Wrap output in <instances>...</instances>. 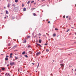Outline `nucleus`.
<instances>
[{
  "label": "nucleus",
  "instance_id": "nucleus-1",
  "mask_svg": "<svg viewBox=\"0 0 76 76\" xmlns=\"http://www.w3.org/2000/svg\"><path fill=\"white\" fill-rule=\"evenodd\" d=\"M10 64L11 66H13L15 64V62H10Z\"/></svg>",
  "mask_w": 76,
  "mask_h": 76
},
{
  "label": "nucleus",
  "instance_id": "nucleus-2",
  "mask_svg": "<svg viewBox=\"0 0 76 76\" xmlns=\"http://www.w3.org/2000/svg\"><path fill=\"white\" fill-rule=\"evenodd\" d=\"M17 47V45H16L12 47V49H15V48H16Z\"/></svg>",
  "mask_w": 76,
  "mask_h": 76
},
{
  "label": "nucleus",
  "instance_id": "nucleus-3",
  "mask_svg": "<svg viewBox=\"0 0 76 76\" xmlns=\"http://www.w3.org/2000/svg\"><path fill=\"white\" fill-rule=\"evenodd\" d=\"M40 54H41L40 52H37V53H36V55H37V56H39Z\"/></svg>",
  "mask_w": 76,
  "mask_h": 76
},
{
  "label": "nucleus",
  "instance_id": "nucleus-4",
  "mask_svg": "<svg viewBox=\"0 0 76 76\" xmlns=\"http://www.w3.org/2000/svg\"><path fill=\"white\" fill-rule=\"evenodd\" d=\"M36 44H37V45H38V46H39V47H42V46L40 44H38V43H36Z\"/></svg>",
  "mask_w": 76,
  "mask_h": 76
},
{
  "label": "nucleus",
  "instance_id": "nucleus-5",
  "mask_svg": "<svg viewBox=\"0 0 76 76\" xmlns=\"http://www.w3.org/2000/svg\"><path fill=\"white\" fill-rule=\"evenodd\" d=\"M10 4H8L7 6V7H8V8H9V7H10Z\"/></svg>",
  "mask_w": 76,
  "mask_h": 76
},
{
  "label": "nucleus",
  "instance_id": "nucleus-6",
  "mask_svg": "<svg viewBox=\"0 0 76 76\" xmlns=\"http://www.w3.org/2000/svg\"><path fill=\"white\" fill-rule=\"evenodd\" d=\"M60 65L61 66V67H64V64H61Z\"/></svg>",
  "mask_w": 76,
  "mask_h": 76
},
{
  "label": "nucleus",
  "instance_id": "nucleus-7",
  "mask_svg": "<svg viewBox=\"0 0 76 76\" xmlns=\"http://www.w3.org/2000/svg\"><path fill=\"white\" fill-rule=\"evenodd\" d=\"M26 8H24L23 9V11H26Z\"/></svg>",
  "mask_w": 76,
  "mask_h": 76
},
{
  "label": "nucleus",
  "instance_id": "nucleus-8",
  "mask_svg": "<svg viewBox=\"0 0 76 76\" xmlns=\"http://www.w3.org/2000/svg\"><path fill=\"white\" fill-rule=\"evenodd\" d=\"M6 14H9V12L7 11V10L6 11Z\"/></svg>",
  "mask_w": 76,
  "mask_h": 76
},
{
  "label": "nucleus",
  "instance_id": "nucleus-9",
  "mask_svg": "<svg viewBox=\"0 0 76 76\" xmlns=\"http://www.w3.org/2000/svg\"><path fill=\"white\" fill-rule=\"evenodd\" d=\"M42 41L41 40V39H39V43H41V42H42Z\"/></svg>",
  "mask_w": 76,
  "mask_h": 76
},
{
  "label": "nucleus",
  "instance_id": "nucleus-10",
  "mask_svg": "<svg viewBox=\"0 0 76 76\" xmlns=\"http://www.w3.org/2000/svg\"><path fill=\"white\" fill-rule=\"evenodd\" d=\"M5 60H8L9 59L7 58H6L5 59Z\"/></svg>",
  "mask_w": 76,
  "mask_h": 76
},
{
  "label": "nucleus",
  "instance_id": "nucleus-11",
  "mask_svg": "<svg viewBox=\"0 0 76 76\" xmlns=\"http://www.w3.org/2000/svg\"><path fill=\"white\" fill-rule=\"evenodd\" d=\"M22 54H23V55L25 54V51L23 52Z\"/></svg>",
  "mask_w": 76,
  "mask_h": 76
},
{
  "label": "nucleus",
  "instance_id": "nucleus-12",
  "mask_svg": "<svg viewBox=\"0 0 76 76\" xmlns=\"http://www.w3.org/2000/svg\"><path fill=\"white\" fill-rule=\"evenodd\" d=\"M39 63L37 65V69H38V67H39Z\"/></svg>",
  "mask_w": 76,
  "mask_h": 76
},
{
  "label": "nucleus",
  "instance_id": "nucleus-13",
  "mask_svg": "<svg viewBox=\"0 0 76 76\" xmlns=\"http://www.w3.org/2000/svg\"><path fill=\"white\" fill-rule=\"evenodd\" d=\"M30 2H31V1H28V2H27V4H29V3H30Z\"/></svg>",
  "mask_w": 76,
  "mask_h": 76
},
{
  "label": "nucleus",
  "instance_id": "nucleus-14",
  "mask_svg": "<svg viewBox=\"0 0 76 76\" xmlns=\"http://www.w3.org/2000/svg\"><path fill=\"white\" fill-rule=\"evenodd\" d=\"M24 56L26 57V58H28V56H27V55H24Z\"/></svg>",
  "mask_w": 76,
  "mask_h": 76
},
{
  "label": "nucleus",
  "instance_id": "nucleus-15",
  "mask_svg": "<svg viewBox=\"0 0 76 76\" xmlns=\"http://www.w3.org/2000/svg\"><path fill=\"white\" fill-rule=\"evenodd\" d=\"M18 0H15V3H18Z\"/></svg>",
  "mask_w": 76,
  "mask_h": 76
},
{
  "label": "nucleus",
  "instance_id": "nucleus-16",
  "mask_svg": "<svg viewBox=\"0 0 76 76\" xmlns=\"http://www.w3.org/2000/svg\"><path fill=\"white\" fill-rule=\"evenodd\" d=\"M56 34H53V37H56Z\"/></svg>",
  "mask_w": 76,
  "mask_h": 76
},
{
  "label": "nucleus",
  "instance_id": "nucleus-17",
  "mask_svg": "<svg viewBox=\"0 0 76 76\" xmlns=\"http://www.w3.org/2000/svg\"><path fill=\"white\" fill-rule=\"evenodd\" d=\"M69 31H70V29H68L67 30V31H66V32H69Z\"/></svg>",
  "mask_w": 76,
  "mask_h": 76
},
{
  "label": "nucleus",
  "instance_id": "nucleus-18",
  "mask_svg": "<svg viewBox=\"0 0 76 76\" xmlns=\"http://www.w3.org/2000/svg\"><path fill=\"white\" fill-rule=\"evenodd\" d=\"M12 6H14V7H15V6H16V5H15L13 4H12Z\"/></svg>",
  "mask_w": 76,
  "mask_h": 76
},
{
  "label": "nucleus",
  "instance_id": "nucleus-19",
  "mask_svg": "<svg viewBox=\"0 0 76 76\" xmlns=\"http://www.w3.org/2000/svg\"><path fill=\"white\" fill-rule=\"evenodd\" d=\"M15 59H16V60H17V59H18V57H16V56H15Z\"/></svg>",
  "mask_w": 76,
  "mask_h": 76
},
{
  "label": "nucleus",
  "instance_id": "nucleus-20",
  "mask_svg": "<svg viewBox=\"0 0 76 76\" xmlns=\"http://www.w3.org/2000/svg\"><path fill=\"white\" fill-rule=\"evenodd\" d=\"M2 70H4L5 69V68H1Z\"/></svg>",
  "mask_w": 76,
  "mask_h": 76
},
{
  "label": "nucleus",
  "instance_id": "nucleus-21",
  "mask_svg": "<svg viewBox=\"0 0 76 76\" xmlns=\"http://www.w3.org/2000/svg\"><path fill=\"white\" fill-rule=\"evenodd\" d=\"M30 47H31V46H30L29 45L28 46V48H30Z\"/></svg>",
  "mask_w": 76,
  "mask_h": 76
},
{
  "label": "nucleus",
  "instance_id": "nucleus-22",
  "mask_svg": "<svg viewBox=\"0 0 76 76\" xmlns=\"http://www.w3.org/2000/svg\"><path fill=\"white\" fill-rule=\"evenodd\" d=\"M15 17H12V20H13V19H15Z\"/></svg>",
  "mask_w": 76,
  "mask_h": 76
},
{
  "label": "nucleus",
  "instance_id": "nucleus-23",
  "mask_svg": "<svg viewBox=\"0 0 76 76\" xmlns=\"http://www.w3.org/2000/svg\"><path fill=\"white\" fill-rule=\"evenodd\" d=\"M49 51V50L48 49H46V51H47V52H48Z\"/></svg>",
  "mask_w": 76,
  "mask_h": 76
},
{
  "label": "nucleus",
  "instance_id": "nucleus-24",
  "mask_svg": "<svg viewBox=\"0 0 76 76\" xmlns=\"http://www.w3.org/2000/svg\"><path fill=\"white\" fill-rule=\"evenodd\" d=\"M55 30L56 31H57V30H58V28H56L55 29Z\"/></svg>",
  "mask_w": 76,
  "mask_h": 76
},
{
  "label": "nucleus",
  "instance_id": "nucleus-25",
  "mask_svg": "<svg viewBox=\"0 0 76 76\" xmlns=\"http://www.w3.org/2000/svg\"><path fill=\"white\" fill-rule=\"evenodd\" d=\"M34 1H32L31 2V3H34Z\"/></svg>",
  "mask_w": 76,
  "mask_h": 76
},
{
  "label": "nucleus",
  "instance_id": "nucleus-26",
  "mask_svg": "<svg viewBox=\"0 0 76 76\" xmlns=\"http://www.w3.org/2000/svg\"><path fill=\"white\" fill-rule=\"evenodd\" d=\"M32 35L33 37H34V33H33L32 34Z\"/></svg>",
  "mask_w": 76,
  "mask_h": 76
},
{
  "label": "nucleus",
  "instance_id": "nucleus-27",
  "mask_svg": "<svg viewBox=\"0 0 76 76\" xmlns=\"http://www.w3.org/2000/svg\"><path fill=\"white\" fill-rule=\"evenodd\" d=\"M22 7H23V6H24V4H22Z\"/></svg>",
  "mask_w": 76,
  "mask_h": 76
},
{
  "label": "nucleus",
  "instance_id": "nucleus-28",
  "mask_svg": "<svg viewBox=\"0 0 76 76\" xmlns=\"http://www.w3.org/2000/svg\"><path fill=\"white\" fill-rule=\"evenodd\" d=\"M35 9V8H32L31 10H34V9Z\"/></svg>",
  "mask_w": 76,
  "mask_h": 76
},
{
  "label": "nucleus",
  "instance_id": "nucleus-29",
  "mask_svg": "<svg viewBox=\"0 0 76 76\" xmlns=\"http://www.w3.org/2000/svg\"><path fill=\"white\" fill-rule=\"evenodd\" d=\"M12 55H13V53H11L10 54V56H12Z\"/></svg>",
  "mask_w": 76,
  "mask_h": 76
},
{
  "label": "nucleus",
  "instance_id": "nucleus-30",
  "mask_svg": "<svg viewBox=\"0 0 76 76\" xmlns=\"http://www.w3.org/2000/svg\"><path fill=\"white\" fill-rule=\"evenodd\" d=\"M7 57H9V56H6V58H7Z\"/></svg>",
  "mask_w": 76,
  "mask_h": 76
},
{
  "label": "nucleus",
  "instance_id": "nucleus-31",
  "mask_svg": "<svg viewBox=\"0 0 76 76\" xmlns=\"http://www.w3.org/2000/svg\"><path fill=\"white\" fill-rule=\"evenodd\" d=\"M5 76H8V75H7V73L6 74Z\"/></svg>",
  "mask_w": 76,
  "mask_h": 76
},
{
  "label": "nucleus",
  "instance_id": "nucleus-32",
  "mask_svg": "<svg viewBox=\"0 0 76 76\" xmlns=\"http://www.w3.org/2000/svg\"><path fill=\"white\" fill-rule=\"evenodd\" d=\"M33 15L34 16H36V14H35V13H34Z\"/></svg>",
  "mask_w": 76,
  "mask_h": 76
},
{
  "label": "nucleus",
  "instance_id": "nucleus-33",
  "mask_svg": "<svg viewBox=\"0 0 76 76\" xmlns=\"http://www.w3.org/2000/svg\"><path fill=\"white\" fill-rule=\"evenodd\" d=\"M41 34L40 33L39 34V35L40 36H41Z\"/></svg>",
  "mask_w": 76,
  "mask_h": 76
},
{
  "label": "nucleus",
  "instance_id": "nucleus-34",
  "mask_svg": "<svg viewBox=\"0 0 76 76\" xmlns=\"http://www.w3.org/2000/svg\"><path fill=\"white\" fill-rule=\"evenodd\" d=\"M30 37H31V36H28L27 37V38H30Z\"/></svg>",
  "mask_w": 76,
  "mask_h": 76
},
{
  "label": "nucleus",
  "instance_id": "nucleus-35",
  "mask_svg": "<svg viewBox=\"0 0 76 76\" xmlns=\"http://www.w3.org/2000/svg\"><path fill=\"white\" fill-rule=\"evenodd\" d=\"M63 61H61V63H63Z\"/></svg>",
  "mask_w": 76,
  "mask_h": 76
},
{
  "label": "nucleus",
  "instance_id": "nucleus-36",
  "mask_svg": "<svg viewBox=\"0 0 76 76\" xmlns=\"http://www.w3.org/2000/svg\"><path fill=\"white\" fill-rule=\"evenodd\" d=\"M26 40H25V41H24L23 43H26Z\"/></svg>",
  "mask_w": 76,
  "mask_h": 76
},
{
  "label": "nucleus",
  "instance_id": "nucleus-37",
  "mask_svg": "<svg viewBox=\"0 0 76 76\" xmlns=\"http://www.w3.org/2000/svg\"><path fill=\"white\" fill-rule=\"evenodd\" d=\"M43 6H45V5H43L42 6V7Z\"/></svg>",
  "mask_w": 76,
  "mask_h": 76
},
{
  "label": "nucleus",
  "instance_id": "nucleus-38",
  "mask_svg": "<svg viewBox=\"0 0 76 76\" xmlns=\"http://www.w3.org/2000/svg\"><path fill=\"white\" fill-rule=\"evenodd\" d=\"M12 56L10 55V58H12Z\"/></svg>",
  "mask_w": 76,
  "mask_h": 76
},
{
  "label": "nucleus",
  "instance_id": "nucleus-39",
  "mask_svg": "<svg viewBox=\"0 0 76 76\" xmlns=\"http://www.w3.org/2000/svg\"><path fill=\"white\" fill-rule=\"evenodd\" d=\"M48 44H45V45H47Z\"/></svg>",
  "mask_w": 76,
  "mask_h": 76
},
{
  "label": "nucleus",
  "instance_id": "nucleus-40",
  "mask_svg": "<svg viewBox=\"0 0 76 76\" xmlns=\"http://www.w3.org/2000/svg\"><path fill=\"white\" fill-rule=\"evenodd\" d=\"M69 18V17L68 16H66V18Z\"/></svg>",
  "mask_w": 76,
  "mask_h": 76
},
{
  "label": "nucleus",
  "instance_id": "nucleus-41",
  "mask_svg": "<svg viewBox=\"0 0 76 76\" xmlns=\"http://www.w3.org/2000/svg\"><path fill=\"white\" fill-rule=\"evenodd\" d=\"M8 45L9 46H10V44H8Z\"/></svg>",
  "mask_w": 76,
  "mask_h": 76
},
{
  "label": "nucleus",
  "instance_id": "nucleus-42",
  "mask_svg": "<svg viewBox=\"0 0 76 76\" xmlns=\"http://www.w3.org/2000/svg\"><path fill=\"white\" fill-rule=\"evenodd\" d=\"M63 18H65V15H64L63 16Z\"/></svg>",
  "mask_w": 76,
  "mask_h": 76
},
{
  "label": "nucleus",
  "instance_id": "nucleus-43",
  "mask_svg": "<svg viewBox=\"0 0 76 76\" xmlns=\"http://www.w3.org/2000/svg\"><path fill=\"white\" fill-rule=\"evenodd\" d=\"M48 23H50V21H48Z\"/></svg>",
  "mask_w": 76,
  "mask_h": 76
},
{
  "label": "nucleus",
  "instance_id": "nucleus-44",
  "mask_svg": "<svg viewBox=\"0 0 76 76\" xmlns=\"http://www.w3.org/2000/svg\"><path fill=\"white\" fill-rule=\"evenodd\" d=\"M9 66V64L7 65V67H8V66Z\"/></svg>",
  "mask_w": 76,
  "mask_h": 76
},
{
  "label": "nucleus",
  "instance_id": "nucleus-45",
  "mask_svg": "<svg viewBox=\"0 0 76 76\" xmlns=\"http://www.w3.org/2000/svg\"><path fill=\"white\" fill-rule=\"evenodd\" d=\"M15 61V59H13V61Z\"/></svg>",
  "mask_w": 76,
  "mask_h": 76
},
{
  "label": "nucleus",
  "instance_id": "nucleus-46",
  "mask_svg": "<svg viewBox=\"0 0 76 76\" xmlns=\"http://www.w3.org/2000/svg\"><path fill=\"white\" fill-rule=\"evenodd\" d=\"M69 66L70 67H72V66Z\"/></svg>",
  "mask_w": 76,
  "mask_h": 76
},
{
  "label": "nucleus",
  "instance_id": "nucleus-47",
  "mask_svg": "<svg viewBox=\"0 0 76 76\" xmlns=\"http://www.w3.org/2000/svg\"><path fill=\"white\" fill-rule=\"evenodd\" d=\"M34 4H36V3H34Z\"/></svg>",
  "mask_w": 76,
  "mask_h": 76
},
{
  "label": "nucleus",
  "instance_id": "nucleus-48",
  "mask_svg": "<svg viewBox=\"0 0 76 76\" xmlns=\"http://www.w3.org/2000/svg\"><path fill=\"white\" fill-rule=\"evenodd\" d=\"M50 39H48V41H50Z\"/></svg>",
  "mask_w": 76,
  "mask_h": 76
},
{
  "label": "nucleus",
  "instance_id": "nucleus-49",
  "mask_svg": "<svg viewBox=\"0 0 76 76\" xmlns=\"http://www.w3.org/2000/svg\"><path fill=\"white\" fill-rule=\"evenodd\" d=\"M47 6H48V7H49V5H48Z\"/></svg>",
  "mask_w": 76,
  "mask_h": 76
},
{
  "label": "nucleus",
  "instance_id": "nucleus-50",
  "mask_svg": "<svg viewBox=\"0 0 76 76\" xmlns=\"http://www.w3.org/2000/svg\"><path fill=\"white\" fill-rule=\"evenodd\" d=\"M6 17H5L4 18V19H6Z\"/></svg>",
  "mask_w": 76,
  "mask_h": 76
},
{
  "label": "nucleus",
  "instance_id": "nucleus-51",
  "mask_svg": "<svg viewBox=\"0 0 76 76\" xmlns=\"http://www.w3.org/2000/svg\"><path fill=\"white\" fill-rule=\"evenodd\" d=\"M32 64H33V65H34V63H32Z\"/></svg>",
  "mask_w": 76,
  "mask_h": 76
},
{
  "label": "nucleus",
  "instance_id": "nucleus-52",
  "mask_svg": "<svg viewBox=\"0 0 76 76\" xmlns=\"http://www.w3.org/2000/svg\"><path fill=\"white\" fill-rule=\"evenodd\" d=\"M1 56H3V54H1Z\"/></svg>",
  "mask_w": 76,
  "mask_h": 76
},
{
  "label": "nucleus",
  "instance_id": "nucleus-53",
  "mask_svg": "<svg viewBox=\"0 0 76 76\" xmlns=\"http://www.w3.org/2000/svg\"><path fill=\"white\" fill-rule=\"evenodd\" d=\"M43 36H45V35H44Z\"/></svg>",
  "mask_w": 76,
  "mask_h": 76
},
{
  "label": "nucleus",
  "instance_id": "nucleus-54",
  "mask_svg": "<svg viewBox=\"0 0 76 76\" xmlns=\"http://www.w3.org/2000/svg\"><path fill=\"white\" fill-rule=\"evenodd\" d=\"M35 37H37V34H36V35H35Z\"/></svg>",
  "mask_w": 76,
  "mask_h": 76
},
{
  "label": "nucleus",
  "instance_id": "nucleus-55",
  "mask_svg": "<svg viewBox=\"0 0 76 76\" xmlns=\"http://www.w3.org/2000/svg\"><path fill=\"white\" fill-rule=\"evenodd\" d=\"M4 9H6V7H4Z\"/></svg>",
  "mask_w": 76,
  "mask_h": 76
},
{
  "label": "nucleus",
  "instance_id": "nucleus-56",
  "mask_svg": "<svg viewBox=\"0 0 76 76\" xmlns=\"http://www.w3.org/2000/svg\"><path fill=\"white\" fill-rule=\"evenodd\" d=\"M7 17H8V16L7 15Z\"/></svg>",
  "mask_w": 76,
  "mask_h": 76
},
{
  "label": "nucleus",
  "instance_id": "nucleus-57",
  "mask_svg": "<svg viewBox=\"0 0 76 76\" xmlns=\"http://www.w3.org/2000/svg\"><path fill=\"white\" fill-rule=\"evenodd\" d=\"M8 0H7V1H8Z\"/></svg>",
  "mask_w": 76,
  "mask_h": 76
},
{
  "label": "nucleus",
  "instance_id": "nucleus-58",
  "mask_svg": "<svg viewBox=\"0 0 76 76\" xmlns=\"http://www.w3.org/2000/svg\"><path fill=\"white\" fill-rule=\"evenodd\" d=\"M72 70H73V69H72Z\"/></svg>",
  "mask_w": 76,
  "mask_h": 76
},
{
  "label": "nucleus",
  "instance_id": "nucleus-59",
  "mask_svg": "<svg viewBox=\"0 0 76 76\" xmlns=\"http://www.w3.org/2000/svg\"><path fill=\"white\" fill-rule=\"evenodd\" d=\"M75 71H76V69H75Z\"/></svg>",
  "mask_w": 76,
  "mask_h": 76
},
{
  "label": "nucleus",
  "instance_id": "nucleus-60",
  "mask_svg": "<svg viewBox=\"0 0 76 76\" xmlns=\"http://www.w3.org/2000/svg\"><path fill=\"white\" fill-rule=\"evenodd\" d=\"M46 34H48V33H46Z\"/></svg>",
  "mask_w": 76,
  "mask_h": 76
},
{
  "label": "nucleus",
  "instance_id": "nucleus-61",
  "mask_svg": "<svg viewBox=\"0 0 76 76\" xmlns=\"http://www.w3.org/2000/svg\"><path fill=\"white\" fill-rule=\"evenodd\" d=\"M37 72V71H36V72Z\"/></svg>",
  "mask_w": 76,
  "mask_h": 76
},
{
  "label": "nucleus",
  "instance_id": "nucleus-62",
  "mask_svg": "<svg viewBox=\"0 0 76 76\" xmlns=\"http://www.w3.org/2000/svg\"><path fill=\"white\" fill-rule=\"evenodd\" d=\"M48 36H49V34H48Z\"/></svg>",
  "mask_w": 76,
  "mask_h": 76
},
{
  "label": "nucleus",
  "instance_id": "nucleus-63",
  "mask_svg": "<svg viewBox=\"0 0 76 76\" xmlns=\"http://www.w3.org/2000/svg\"><path fill=\"white\" fill-rule=\"evenodd\" d=\"M42 12H43V11H42Z\"/></svg>",
  "mask_w": 76,
  "mask_h": 76
},
{
  "label": "nucleus",
  "instance_id": "nucleus-64",
  "mask_svg": "<svg viewBox=\"0 0 76 76\" xmlns=\"http://www.w3.org/2000/svg\"><path fill=\"white\" fill-rule=\"evenodd\" d=\"M75 35H76V33H75Z\"/></svg>",
  "mask_w": 76,
  "mask_h": 76
}]
</instances>
